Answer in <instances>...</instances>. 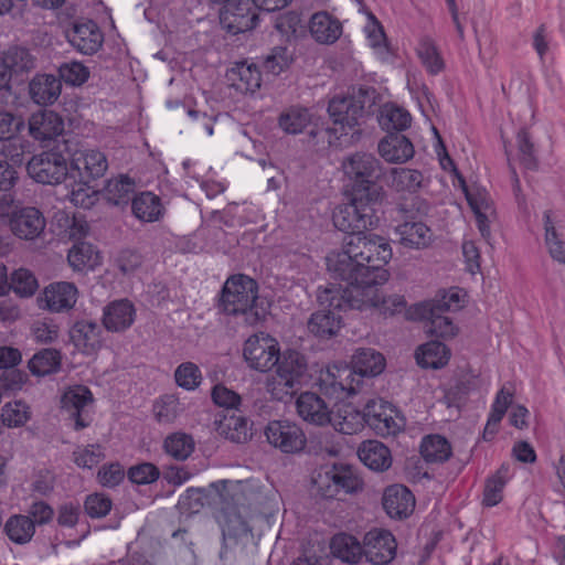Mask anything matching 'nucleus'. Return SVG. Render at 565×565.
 Masks as SVG:
<instances>
[{
	"label": "nucleus",
	"instance_id": "0e129e2a",
	"mask_svg": "<svg viewBox=\"0 0 565 565\" xmlns=\"http://www.w3.org/2000/svg\"><path fill=\"white\" fill-rule=\"evenodd\" d=\"M291 62L292 57L288 53L287 47L276 46L264 60V67L268 73L279 75L286 68H288Z\"/></svg>",
	"mask_w": 565,
	"mask_h": 565
},
{
	"label": "nucleus",
	"instance_id": "2eb2a0df",
	"mask_svg": "<svg viewBox=\"0 0 565 565\" xmlns=\"http://www.w3.org/2000/svg\"><path fill=\"white\" fill-rule=\"evenodd\" d=\"M136 318V308L128 299L109 302L103 310V326L109 332H124L129 329Z\"/></svg>",
	"mask_w": 565,
	"mask_h": 565
},
{
	"label": "nucleus",
	"instance_id": "5701e85b",
	"mask_svg": "<svg viewBox=\"0 0 565 565\" xmlns=\"http://www.w3.org/2000/svg\"><path fill=\"white\" fill-rule=\"evenodd\" d=\"M29 131L36 140H52L63 134L64 121L62 117L53 110H41L30 117Z\"/></svg>",
	"mask_w": 565,
	"mask_h": 565
},
{
	"label": "nucleus",
	"instance_id": "3c124183",
	"mask_svg": "<svg viewBox=\"0 0 565 565\" xmlns=\"http://www.w3.org/2000/svg\"><path fill=\"white\" fill-rule=\"evenodd\" d=\"M423 174L418 170L394 168L392 170V186L396 191L415 192L422 186Z\"/></svg>",
	"mask_w": 565,
	"mask_h": 565
},
{
	"label": "nucleus",
	"instance_id": "f8f14e48",
	"mask_svg": "<svg viewBox=\"0 0 565 565\" xmlns=\"http://www.w3.org/2000/svg\"><path fill=\"white\" fill-rule=\"evenodd\" d=\"M66 39L76 51L86 55L96 53L104 43V34L93 20L74 22L66 31Z\"/></svg>",
	"mask_w": 565,
	"mask_h": 565
},
{
	"label": "nucleus",
	"instance_id": "ea45409f",
	"mask_svg": "<svg viewBox=\"0 0 565 565\" xmlns=\"http://www.w3.org/2000/svg\"><path fill=\"white\" fill-rule=\"evenodd\" d=\"M163 451L177 461L186 460L195 448L194 439L191 435L177 431L169 434L162 444Z\"/></svg>",
	"mask_w": 565,
	"mask_h": 565
},
{
	"label": "nucleus",
	"instance_id": "a211bd4d",
	"mask_svg": "<svg viewBox=\"0 0 565 565\" xmlns=\"http://www.w3.org/2000/svg\"><path fill=\"white\" fill-rule=\"evenodd\" d=\"M445 313L446 311L444 310L424 312V310L419 309V303H416L409 310L411 318L426 321L425 331L427 334L441 339H451L457 335L458 328Z\"/></svg>",
	"mask_w": 565,
	"mask_h": 565
},
{
	"label": "nucleus",
	"instance_id": "dca6fc26",
	"mask_svg": "<svg viewBox=\"0 0 565 565\" xmlns=\"http://www.w3.org/2000/svg\"><path fill=\"white\" fill-rule=\"evenodd\" d=\"M71 166L78 172L82 180L90 181L105 174L108 169V161L102 151L86 149L74 153Z\"/></svg>",
	"mask_w": 565,
	"mask_h": 565
},
{
	"label": "nucleus",
	"instance_id": "864d4df0",
	"mask_svg": "<svg viewBox=\"0 0 565 565\" xmlns=\"http://www.w3.org/2000/svg\"><path fill=\"white\" fill-rule=\"evenodd\" d=\"M1 418L8 427L23 426L30 419V408L21 401L7 403L1 409Z\"/></svg>",
	"mask_w": 565,
	"mask_h": 565
},
{
	"label": "nucleus",
	"instance_id": "c756f323",
	"mask_svg": "<svg viewBox=\"0 0 565 565\" xmlns=\"http://www.w3.org/2000/svg\"><path fill=\"white\" fill-rule=\"evenodd\" d=\"M61 79L54 75H36L30 82V95L39 105H52L61 95Z\"/></svg>",
	"mask_w": 565,
	"mask_h": 565
},
{
	"label": "nucleus",
	"instance_id": "ddd939ff",
	"mask_svg": "<svg viewBox=\"0 0 565 565\" xmlns=\"http://www.w3.org/2000/svg\"><path fill=\"white\" fill-rule=\"evenodd\" d=\"M9 225L15 236L31 241L44 231L45 218L36 207H17L10 215Z\"/></svg>",
	"mask_w": 565,
	"mask_h": 565
},
{
	"label": "nucleus",
	"instance_id": "cd10ccee",
	"mask_svg": "<svg viewBox=\"0 0 565 565\" xmlns=\"http://www.w3.org/2000/svg\"><path fill=\"white\" fill-rule=\"evenodd\" d=\"M360 460L374 471H384L392 465L390 449L377 440H365L358 449Z\"/></svg>",
	"mask_w": 565,
	"mask_h": 565
},
{
	"label": "nucleus",
	"instance_id": "5fc2aeb1",
	"mask_svg": "<svg viewBox=\"0 0 565 565\" xmlns=\"http://www.w3.org/2000/svg\"><path fill=\"white\" fill-rule=\"evenodd\" d=\"M461 308L460 295L457 290H449L441 294L440 297L419 302V309L424 312L434 310L455 311Z\"/></svg>",
	"mask_w": 565,
	"mask_h": 565
},
{
	"label": "nucleus",
	"instance_id": "39448f33",
	"mask_svg": "<svg viewBox=\"0 0 565 565\" xmlns=\"http://www.w3.org/2000/svg\"><path fill=\"white\" fill-rule=\"evenodd\" d=\"M342 169L352 181L351 192L360 189L363 194L373 196V201H383V188L376 182L381 177V163L373 154L356 152L343 160Z\"/></svg>",
	"mask_w": 565,
	"mask_h": 565
},
{
	"label": "nucleus",
	"instance_id": "7c9ffc66",
	"mask_svg": "<svg viewBox=\"0 0 565 565\" xmlns=\"http://www.w3.org/2000/svg\"><path fill=\"white\" fill-rule=\"evenodd\" d=\"M310 33L319 43H334L342 33V25L338 19L328 12H317L310 20Z\"/></svg>",
	"mask_w": 565,
	"mask_h": 565
},
{
	"label": "nucleus",
	"instance_id": "bf43d9fd",
	"mask_svg": "<svg viewBox=\"0 0 565 565\" xmlns=\"http://www.w3.org/2000/svg\"><path fill=\"white\" fill-rule=\"evenodd\" d=\"M520 162L524 168L533 170L537 166L534 143L526 129H521L516 135Z\"/></svg>",
	"mask_w": 565,
	"mask_h": 565
},
{
	"label": "nucleus",
	"instance_id": "72a5a7b5",
	"mask_svg": "<svg viewBox=\"0 0 565 565\" xmlns=\"http://www.w3.org/2000/svg\"><path fill=\"white\" fill-rule=\"evenodd\" d=\"M415 358L422 367L441 369L448 363L450 351L443 342L429 341L418 347Z\"/></svg>",
	"mask_w": 565,
	"mask_h": 565
},
{
	"label": "nucleus",
	"instance_id": "49530a36",
	"mask_svg": "<svg viewBox=\"0 0 565 565\" xmlns=\"http://www.w3.org/2000/svg\"><path fill=\"white\" fill-rule=\"evenodd\" d=\"M0 58L10 72V77L13 74L30 72L34 67L33 56L23 47H11Z\"/></svg>",
	"mask_w": 565,
	"mask_h": 565
},
{
	"label": "nucleus",
	"instance_id": "4be33fe9",
	"mask_svg": "<svg viewBox=\"0 0 565 565\" xmlns=\"http://www.w3.org/2000/svg\"><path fill=\"white\" fill-rule=\"evenodd\" d=\"M230 85L242 94L256 92L262 84V73L254 63L236 62L226 72Z\"/></svg>",
	"mask_w": 565,
	"mask_h": 565
},
{
	"label": "nucleus",
	"instance_id": "9b49d317",
	"mask_svg": "<svg viewBox=\"0 0 565 565\" xmlns=\"http://www.w3.org/2000/svg\"><path fill=\"white\" fill-rule=\"evenodd\" d=\"M220 18L223 26L233 34L253 30L258 22V15L248 0L226 2Z\"/></svg>",
	"mask_w": 565,
	"mask_h": 565
},
{
	"label": "nucleus",
	"instance_id": "f03ea898",
	"mask_svg": "<svg viewBox=\"0 0 565 565\" xmlns=\"http://www.w3.org/2000/svg\"><path fill=\"white\" fill-rule=\"evenodd\" d=\"M367 102V89L362 87L353 88L351 94L337 95L330 99L328 114L332 119V126L327 128L326 132L331 147L344 149L361 140V122Z\"/></svg>",
	"mask_w": 565,
	"mask_h": 565
},
{
	"label": "nucleus",
	"instance_id": "412c9836",
	"mask_svg": "<svg viewBox=\"0 0 565 565\" xmlns=\"http://www.w3.org/2000/svg\"><path fill=\"white\" fill-rule=\"evenodd\" d=\"M77 298V287L67 281L52 282L43 291L45 307L52 312L70 311L74 308Z\"/></svg>",
	"mask_w": 565,
	"mask_h": 565
},
{
	"label": "nucleus",
	"instance_id": "a18cd8bd",
	"mask_svg": "<svg viewBox=\"0 0 565 565\" xmlns=\"http://www.w3.org/2000/svg\"><path fill=\"white\" fill-rule=\"evenodd\" d=\"M67 260L73 269L83 270L97 266L100 263V257L92 244L81 242L70 249Z\"/></svg>",
	"mask_w": 565,
	"mask_h": 565
},
{
	"label": "nucleus",
	"instance_id": "37998d69",
	"mask_svg": "<svg viewBox=\"0 0 565 565\" xmlns=\"http://www.w3.org/2000/svg\"><path fill=\"white\" fill-rule=\"evenodd\" d=\"M311 114L308 108L291 106L285 109L278 119L279 127L287 134L297 135L310 124Z\"/></svg>",
	"mask_w": 565,
	"mask_h": 565
},
{
	"label": "nucleus",
	"instance_id": "a878e982",
	"mask_svg": "<svg viewBox=\"0 0 565 565\" xmlns=\"http://www.w3.org/2000/svg\"><path fill=\"white\" fill-rule=\"evenodd\" d=\"M379 152L387 162H405L413 158L414 146L401 134H388L379 143Z\"/></svg>",
	"mask_w": 565,
	"mask_h": 565
},
{
	"label": "nucleus",
	"instance_id": "6ab92c4d",
	"mask_svg": "<svg viewBox=\"0 0 565 565\" xmlns=\"http://www.w3.org/2000/svg\"><path fill=\"white\" fill-rule=\"evenodd\" d=\"M382 505L392 519H405L415 508L413 493L402 484H393L385 489Z\"/></svg>",
	"mask_w": 565,
	"mask_h": 565
},
{
	"label": "nucleus",
	"instance_id": "b1692460",
	"mask_svg": "<svg viewBox=\"0 0 565 565\" xmlns=\"http://www.w3.org/2000/svg\"><path fill=\"white\" fill-rule=\"evenodd\" d=\"M324 479L328 482L326 495L333 497L340 491L353 493L362 489L363 482L348 465H334L326 471Z\"/></svg>",
	"mask_w": 565,
	"mask_h": 565
},
{
	"label": "nucleus",
	"instance_id": "79ce46f5",
	"mask_svg": "<svg viewBox=\"0 0 565 565\" xmlns=\"http://www.w3.org/2000/svg\"><path fill=\"white\" fill-rule=\"evenodd\" d=\"M420 455L427 462H445L451 456V446L445 437L429 435L420 444Z\"/></svg>",
	"mask_w": 565,
	"mask_h": 565
},
{
	"label": "nucleus",
	"instance_id": "e433bc0d",
	"mask_svg": "<svg viewBox=\"0 0 565 565\" xmlns=\"http://www.w3.org/2000/svg\"><path fill=\"white\" fill-rule=\"evenodd\" d=\"M511 478V466L502 463L500 468L486 480L482 503L486 507H494L503 499V489Z\"/></svg>",
	"mask_w": 565,
	"mask_h": 565
},
{
	"label": "nucleus",
	"instance_id": "bb28decb",
	"mask_svg": "<svg viewBox=\"0 0 565 565\" xmlns=\"http://www.w3.org/2000/svg\"><path fill=\"white\" fill-rule=\"evenodd\" d=\"M354 376H376L385 369V358L372 348L358 349L352 358Z\"/></svg>",
	"mask_w": 565,
	"mask_h": 565
},
{
	"label": "nucleus",
	"instance_id": "69168bd1",
	"mask_svg": "<svg viewBox=\"0 0 565 565\" xmlns=\"http://www.w3.org/2000/svg\"><path fill=\"white\" fill-rule=\"evenodd\" d=\"M113 507V502L109 497L103 493H93L86 497L84 501L85 512L92 519H100L106 516Z\"/></svg>",
	"mask_w": 565,
	"mask_h": 565
},
{
	"label": "nucleus",
	"instance_id": "6e6d98bb",
	"mask_svg": "<svg viewBox=\"0 0 565 565\" xmlns=\"http://www.w3.org/2000/svg\"><path fill=\"white\" fill-rule=\"evenodd\" d=\"M174 379L180 387L192 391L200 385L202 373L196 364L184 362L175 369Z\"/></svg>",
	"mask_w": 565,
	"mask_h": 565
},
{
	"label": "nucleus",
	"instance_id": "e2e57ef3",
	"mask_svg": "<svg viewBox=\"0 0 565 565\" xmlns=\"http://www.w3.org/2000/svg\"><path fill=\"white\" fill-rule=\"evenodd\" d=\"M60 79L72 86L84 84L89 77L88 68L79 62L64 63L58 68Z\"/></svg>",
	"mask_w": 565,
	"mask_h": 565
},
{
	"label": "nucleus",
	"instance_id": "c03bdc74",
	"mask_svg": "<svg viewBox=\"0 0 565 565\" xmlns=\"http://www.w3.org/2000/svg\"><path fill=\"white\" fill-rule=\"evenodd\" d=\"M557 221L553 217L552 211L544 212L545 244L551 257L565 264V243L556 230Z\"/></svg>",
	"mask_w": 565,
	"mask_h": 565
},
{
	"label": "nucleus",
	"instance_id": "7ed1b4c3",
	"mask_svg": "<svg viewBox=\"0 0 565 565\" xmlns=\"http://www.w3.org/2000/svg\"><path fill=\"white\" fill-rule=\"evenodd\" d=\"M217 308L227 316L242 315L248 326L265 320L268 313L267 307L258 301V284L243 274L232 275L226 279Z\"/></svg>",
	"mask_w": 565,
	"mask_h": 565
},
{
	"label": "nucleus",
	"instance_id": "680f3d73",
	"mask_svg": "<svg viewBox=\"0 0 565 565\" xmlns=\"http://www.w3.org/2000/svg\"><path fill=\"white\" fill-rule=\"evenodd\" d=\"M73 457L74 462L78 467L92 469L104 459L105 454L99 445H88L77 447L73 452Z\"/></svg>",
	"mask_w": 565,
	"mask_h": 565
},
{
	"label": "nucleus",
	"instance_id": "f3484780",
	"mask_svg": "<svg viewBox=\"0 0 565 565\" xmlns=\"http://www.w3.org/2000/svg\"><path fill=\"white\" fill-rule=\"evenodd\" d=\"M61 402L62 408L75 422V429L79 430L89 425L85 408L93 402V394L86 386L78 385L70 388L64 393Z\"/></svg>",
	"mask_w": 565,
	"mask_h": 565
},
{
	"label": "nucleus",
	"instance_id": "a19ab883",
	"mask_svg": "<svg viewBox=\"0 0 565 565\" xmlns=\"http://www.w3.org/2000/svg\"><path fill=\"white\" fill-rule=\"evenodd\" d=\"M62 355L56 349H42L29 361V370L33 375L45 376L56 373L61 367Z\"/></svg>",
	"mask_w": 565,
	"mask_h": 565
},
{
	"label": "nucleus",
	"instance_id": "c9c22d12",
	"mask_svg": "<svg viewBox=\"0 0 565 565\" xmlns=\"http://www.w3.org/2000/svg\"><path fill=\"white\" fill-rule=\"evenodd\" d=\"M275 366L278 374L298 385L307 371V361L300 352L286 350L282 354L279 353V361Z\"/></svg>",
	"mask_w": 565,
	"mask_h": 565
},
{
	"label": "nucleus",
	"instance_id": "f704fd0d",
	"mask_svg": "<svg viewBox=\"0 0 565 565\" xmlns=\"http://www.w3.org/2000/svg\"><path fill=\"white\" fill-rule=\"evenodd\" d=\"M332 554L349 564H358L363 557V543L347 533L335 534L330 543Z\"/></svg>",
	"mask_w": 565,
	"mask_h": 565
},
{
	"label": "nucleus",
	"instance_id": "0eeeda50",
	"mask_svg": "<svg viewBox=\"0 0 565 565\" xmlns=\"http://www.w3.org/2000/svg\"><path fill=\"white\" fill-rule=\"evenodd\" d=\"M360 382L351 367L332 365L320 371L317 386L330 398L343 401L358 393Z\"/></svg>",
	"mask_w": 565,
	"mask_h": 565
},
{
	"label": "nucleus",
	"instance_id": "4c0bfd02",
	"mask_svg": "<svg viewBox=\"0 0 565 565\" xmlns=\"http://www.w3.org/2000/svg\"><path fill=\"white\" fill-rule=\"evenodd\" d=\"M220 433L228 440L244 444L253 436L252 423L243 415L225 416L218 426Z\"/></svg>",
	"mask_w": 565,
	"mask_h": 565
},
{
	"label": "nucleus",
	"instance_id": "052dcab7",
	"mask_svg": "<svg viewBox=\"0 0 565 565\" xmlns=\"http://www.w3.org/2000/svg\"><path fill=\"white\" fill-rule=\"evenodd\" d=\"M128 479L136 484H150L160 477L159 468L151 462H141L131 466L127 471Z\"/></svg>",
	"mask_w": 565,
	"mask_h": 565
},
{
	"label": "nucleus",
	"instance_id": "20e7f679",
	"mask_svg": "<svg viewBox=\"0 0 565 565\" xmlns=\"http://www.w3.org/2000/svg\"><path fill=\"white\" fill-rule=\"evenodd\" d=\"M371 199L367 194H363L362 190L356 189L355 192H351L350 203L339 207L334 213L333 223L335 227L351 235L345 239L340 250H333L332 253H342L354 237L384 239L379 235L364 233L366 230L376 227L380 222L377 211L382 201H371Z\"/></svg>",
	"mask_w": 565,
	"mask_h": 565
},
{
	"label": "nucleus",
	"instance_id": "473e14b6",
	"mask_svg": "<svg viewBox=\"0 0 565 565\" xmlns=\"http://www.w3.org/2000/svg\"><path fill=\"white\" fill-rule=\"evenodd\" d=\"M136 192V182L126 174H119L107 181L104 188L106 201L113 205H127L132 201Z\"/></svg>",
	"mask_w": 565,
	"mask_h": 565
},
{
	"label": "nucleus",
	"instance_id": "f257e3e1",
	"mask_svg": "<svg viewBox=\"0 0 565 565\" xmlns=\"http://www.w3.org/2000/svg\"><path fill=\"white\" fill-rule=\"evenodd\" d=\"M393 256L386 239L354 237L342 253H329L326 257L331 277L347 284L327 287L318 291L321 303L339 309L376 308L381 315L391 317L402 312L406 300L401 295L385 297L379 287L390 277L385 268Z\"/></svg>",
	"mask_w": 565,
	"mask_h": 565
},
{
	"label": "nucleus",
	"instance_id": "2f4dec72",
	"mask_svg": "<svg viewBox=\"0 0 565 565\" xmlns=\"http://www.w3.org/2000/svg\"><path fill=\"white\" fill-rule=\"evenodd\" d=\"M131 211L136 218L152 223L163 216L164 207L158 195L147 191L134 196Z\"/></svg>",
	"mask_w": 565,
	"mask_h": 565
},
{
	"label": "nucleus",
	"instance_id": "338daca9",
	"mask_svg": "<svg viewBox=\"0 0 565 565\" xmlns=\"http://www.w3.org/2000/svg\"><path fill=\"white\" fill-rule=\"evenodd\" d=\"M1 154L6 158L4 161L10 160L13 166H20L24 161V154L29 143L21 140L17 136L2 140Z\"/></svg>",
	"mask_w": 565,
	"mask_h": 565
},
{
	"label": "nucleus",
	"instance_id": "774afa93",
	"mask_svg": "<svg viewBox=\"0 0 565 565\" xmlns=\"http://www.w3.org/2000/svg\"><path fill=\"white\" fill-rule=\"evenodd\" d=\"M296 386L297 384L282 377L277 372L266 383L267 392L277 401H286L288 397H291Z\"/></svg>",
	"mask_w": 565,
	"mask_h": 565
},
{
	"label": "nucleus",
	"instance_id": "de8ad7c7",
	"mask_svg": "<svg viewBox=\"0 0 565 565\" xmlns=\"http://www.w3.org/2000/svg\"><path fill=\"white\" fill-rule=\"evenodd\" d=\"M411 121L409 113L394 105H386L380 117V125L386 130L402 131L409 127Z\"/></svg>",
	"mask_w": 565,
	"mask_h": 565
},
{
	"label": "nucleus",
	"instance_id": "603ef678",
	"mask_svg": "<svg viewBox=\"0 0 565 565\" xmlns=\"http://www.w3.org/2000/svg\"><path fill=\"white\" fill-rule=\"evenodd\" d=\"M224 535L238 536L247 533L248 526L235 508L222 509L217 515Z\"/></svg>",
	"mask_w": 565,
	"mask_h": 565
},
{
	"label": "nucleus",
	"instance_id": "1a4fd4ad",
	"mask_svg": "<svg viewBox=\"0 0 565 565\" xmlns=\"http://www.w3.org/2000/svg\"><path fill=\"white\" fill-rule=\"evenodd\" d=\"M267 441L284 454L300 452L306 444L307 438L296 423L289 420H271L265 428Z\"/></svg>",
	"mask_w": 565,
	"mask_h": 565
},
{
	"label": "nucleus",
	"instance_id": "09e8293b",
	"mask_svg": "<svg viewBox=\"0 0 565 565\" xmlns=\"http://www.w3.org/2000/svg\"><path fill=\"white\" fill-rule=\"evenodd\" d=\"M417 55L427 72L431 75H436L443 71L445 66L444 61L433 40L428 38L422 39L417 46Z\"/></svg>",
	"mask_w": 565,
	"mask_h": 565
},
{
	"label": "nucleus",
	"instance_id": "13d9d810",
	"mask_svg": "<svg viewBox=\"0 0 565 565\" xmlns=\"http://www.w3.org/2000/svg\"><path fill=\"white\" fill-rule=\"evenodd\" d=\"M180 412V404L175 396L164 395L153 405L154 417L159 423L170 424L174 422Z\"/></svg>",
	"mask_w": 565,
	"mask_h": 565
},
{
	"label": "nucleus",
	"instance_id": "9d476101",
	"mask_svg": "<svg viewBox=\"0 0 565 565\" xmlns=\"http://www.w3.org/2000/svg\"><path fill=\"white\" fill-rule=\"evenodd\" d=\"M394 535L383 529H372L363 537V556L373 565H387L396 555Z\"/></svg>",
	"mask_w": 565,
	"mask_h": 565
},
{
	"label": "nucleus",
	"instance_id": "4468645a",
	"mask_svg": "<svg viewBox=\"0 0 565 565\" xmlns=\"http://www.w3.org/2000/svg\"><path fill=\"white\" fill-rule=\"evenodd\" d=\"M70 339L78 352L93 355L103 347V330L96 321L81 319L71 327Z\"/></svg>",
	"mask_w": 565,
	"mask_h": 565
},
{
	"label": "nucleus",
	"instance_id": "6e6552de",
	"mask_svg": "<svg viewBox=\"0 0 565 565\" xmlns=\"http://www.w3.org/2000/svg\"><path fill=\"white\" fill-rule=\"evenodd\" d=\"M279 352L278 341L264 332L250 335L243 348L247 365L258 372L270 371L279 361Z\"/></svg>",
	"mask_w": 565,
	"mask_h": 565
},
{
	"label": "nucleus",
	"instance_id": "4d7b16f0",
	"mask_svg": "<svg viewBox=\"0 0 565 565\" xmlns=\"http://www.w3.org/2000/svg\"><path fill=\"white\" fill-rule=\"evenodd\" d=\"M9 286L20 297H29L35 292L38 281L31 271L20 268L12 273Z\"/></svg>",
	"mask_w": 565,
	"mask_h": 565
},
{
	"label": "nucleus",
	"instance_id": "8fccbe9b",
	"mask_svg": "<svg viewBox=\"0 0 565 565\" xmlns=\"http://www.w3.org/2000/svg\"><path fill=\"white\" fill-rule=\"evenodd\" d=\"M367 425L381 436L395 435L403 427L402 419L398 418L395 408L383 411L379 415L373 414V418L369 419Z\"/></svg>",
	"mask_w": 565,
	"mask_h": 565
},
{
	"label": "nucleus",
	"instance_id": "aec40b11",
	"mask_svg": "<svg viewBox=\"0 0 565 565\" xmlns=\"http://www.w3.org/2000/svg\"><path fill=\"white\" fill-rule=\"evenodd\" d=\"M298 415L310 424L323 426L331 423V411L324 399L312 392L301 393L296 401Z\"/></svg>",
	"mask_w": 565,
	"mask_h": 565
},
{
	"label": "nucleus",
	"instance_id": "58836bf2",
	"mask_svg": "<svg viewBox=\"0 0 565 565\" xmlns=\"http://www.w3.org/2000/svg\"><path fill=\"white\" fill-rule=\"evenodd\" d=\"M3 531L9 540L18 545H24L33 539L35 527L31 516L25 514L10 515L3 524Z\"/></svg>",
	"mask_w": 565,
	"mask_h": 565
},
{
	"label": "nucleus",
	"instance_id": "c85d7f7f",
	"mask_svg": "<svg viewBox=\"0 0 565 565\" xmlns=\"http://www.w3.org/2000/svg\"><path fill=\"white\" fill-rule=\"evenodd\" d=\"M321 306L328 307V310H320L312 313L309 322L308 329L316 337L321 339H329L332 335L337 334L341 326V318L335 315V310L342 311V309L333 308L326 303H321ZM347 309H343L345 311Z\"/></svg>",
	"mask_w": 565,
	"mask_h": 565
},
{
	"label": "nucleus",
	"instance_id": "423d86ee",
	"mask_svg": "<svg viewBox=\"0 0 565 565\" xmlns=\"http://www.w3.org/2000/svg\"><path fill=\"white\" fill-rule=\"evenodd\" d=\"M26 169L34 181L50 185L62 183L70 172L68 159L55 149L33 156Z\"/></svg>",
	"mask_w": 565,
	"mask_h": 565
},
{
	"label": "nucleus",
	"instance_id": "393cba45",
	"mask_svg": "<svg viewBox=\"0 0 565 565\" xmlns=\"http://www.w3.org/2000/svg\"><path fill=\"white\" fill-rule=\"evenodd\" d=\"M401 245L413 249L428 247L434 239L431 230L422 221H405L395 227Z\"/></svg>",
	"mask_w": 565,
	"mask_h": 565
}]
</instances>
